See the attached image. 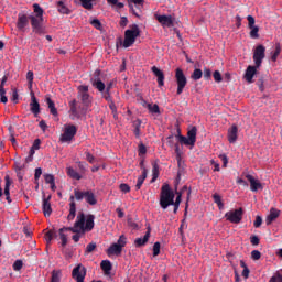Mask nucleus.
<instances>
[{"label": "nucleus", "mask_w": 282, "mask_h": 282, "mask_svg": "<svg viewBox=\"0 0 282 282\" xmlns=\"http://www.w3.org/2000/svg\"><path fill=\"white\" fill-rule=\"evenodd\" d=\"M33 13L28 15L25 13L18 14V30L23 31L28 25L29 21L31 24V30L34 35L42 36L46 34V26L44 25V9L39 4L34 3L32 6Z\"/></svg>", "instance_id": "obj_1"}, {"label": "nucleus", "mask_w": 282, "mask_h": 282, "mask_svg": "<svg viewBox=\"0 0 282 282\" xmlns=\"http://www.w3.org/2000/svg\"><path fill=\"white\" fill-rule=\"evenodd\" d=\"M95 227V215L88 214L87 216L80 212L78 213L76 217V221L74 226L67 227L66 231H70L74 235L72 236V239L74 242H78L82 235H85L86 232L93 231Z\"/></svg>", "instance_id": "obj_2"}, {"label": "nucleus", "mask_w": 282, "mask_h": 282, "mask_svg": "<svg viewBox=\"0 0 282 282\" xmlns=\"http://www.w3.org/2000/svg\"><path fill=\"white\" fill-rule=\"evenodd\" d=\"M174 197H175V194L171 189L170 185L169 184L163 185L161 188L160 200H159L161 208L163 210H166L170 206H173Z\"/></svg>", "instance_id": "obj_3"}, {"label": "nucleus", "mask_w": 282, "mask_h": 282, "mask_svg": "<svg viewBox=\"0 0 282 282\" xmlns=\"http://www.w3.org/2000/svg\"><path fill=\"white\" fill-rule=\"evenodd\" d=\"M141 35V30L138 24H132L131 29L124 31V40L122 46L129 48L134 45L137 39Z\"/></svg>", "instance_id": "obj_4"}, {"label": "nucleus", "mask_w": 282, "mask_h": 282, "mask_svg": "<svg viewBox=\"0 0 282 282\" xmlns=\"http://www.w3.org/2000/svg\"><path fill=\"white\" fill-rule=\"evenodd\" d=\"M176 138H178V141L181 144H184L186 147H192V148L195 147V143L197 140V127L196 126L188 127L187 137L181 134L178 130V134L176 135Z\"/></svg>", "instance_id": "obj_5"}, {"label": "nucleus", "mask_w": 282, "mask_h": 282, "mask_svg": "<svg viewBox=\"0 0 282 282\" xmlns=\"http://www.w3.org/2000/svg\"><path fill=\"white\" fill-rule=\"evenodd\" d=\"M243 214H245L243 208L240 207L238 209L227 212L225 214V218L230 224L238 225V224H240L242 221Z\"/></svg>", "instance_id": "obj_6"}, {"label": "nucleus", "mask_w": 282, "mask_h": 282, "mask_svg": "<svg viewBox=\"0 0 282 282\" xmlns=\"http://www.w3.org/2000/svg\"><path fill=\"white\" fill-rule=\"evenodd\" d=\"M89 87L86 85L78 86V98L85 107H90L93 102V97L89 95Z\"/></svg>", "instance_id": "obj_7"}, {"label": "nucleus", "mask_w": 282, "mask_h": 282, "mask_svg": "<svg viewBox=\"0 0 282 282\" xmlns=\"http://www.w3.org/2000/svg\"><path fill=\"white\" fill-rule=\"evenodd\" d=\"M175 80H176V84H177L176 94H177V96H181V94H183L184 88L187 85V78H186L184 72L181 68H177L175 70Z\"/></svg>", "instance_id": "obj_8"}, {"label": "nucleus", "mask_w": 282, "mask_h": 282, "mask_svg": "<svg viewBox=\"0 0 282 282\" xmlns=\"http://www.w3.org/2000/svg\"><path fill=\"white\" fill-rule=\"evenodd\" d=\"M91 85L100 91V94H105L106 84L101 80V70L97 69L93 77L90 78Z\"/></svg>", "instance_id": "obj_9"}, {"label": "nucleus", "mask_w": 282, "mask_h": 282, "mask_svg": "<svg viewBox=\"0 0 282 282\" xmlns=\"http://www.w3.org/2000/svg\"><path fill=\"white\" fill-rule=\"evenodd\" d=\"M76 133H77V127L75 124H67L59 140L63 143L70 142L76 135Z\"/></svg>", "instance_id": "obj_10"}, {"label": "nucleus", "mask_w": 282, "mask_h": 282, "mask_svg": "<svg viewBox=\"0 0 282 282\" xmlns=\"http://www.w3.org/2000/svg\"><path fill=\"white\" fill-rule=\"evenodd\" d=\"M265 57V46L262 44H258L253 51V62L256 67H260L262 64V61Z\"/></svg>", "instance_id": "obj_11"}, {"label": "nucleus", "mask_w": 282, "mask_h": 282, "mask_svg": "<svg viewBox=\"0 0 282 282\" xmlns=\"http://www.w3.org/2000/svg\"><path fill=\"white\" fill-rule=\"evenodd\" d=\"M241 176L247 178V181L250 183V191L252 193H257L258 191H263L262 184L259 182V180L254 178V176L248 173H242Z\"/></svg>", "instance_id": "obj_12"}, {"label": "nucleus", "mask_w": 282, "mask_h": 282, "mask_svg": "<svg viewBox=\"0 0 282 282\" xmlns=\"http://www.w3.org/2000/svg\"><path fill=\"white\" fill-rule=\"evenodd\" d=\"M87 274V270L82 264H78L76 268H74L72 272V276L76 282H84L85 276Z\"/></svg>", "instance_id": "obj_13"}, {"label": "nucleus", "mask_w": 282, "mask_h": 282, "mask_svg": "<svg viewBox=\"0 0 282 282\" xmlns=\"http://www.w3.org/2000/svg\"><path fill=\"white\" fill-rule=\"evenodd\" d=\"M155 19L156 21L163 26V28H173L174 26V21H173V18L172 15H165V14H162V15H155Z\"/></svg>", "instance_id": "obj_14"}, {"label": "nucleus", "mask_w": 282, "mask_h": 282, "mask_svg": "<svg viewBox=\"0 0 282 282\" xmlns=\"http://www.w3.org/2000/svg\"><path fill=\"white\" fill-rule=\"evenodd\" d=\"M30 111L37 117L41 113V106L37 101V98L33 91H31V102H30Z\"/></svg>", "instance_id": "obj_15"}, {"label": "nucleus", "mask_w": 282, "mask_h": 282, "mask_svg": "<svg viewBox=\"0 0 282 282\" xmlns=\"http://www.w3.org/2000/svg\"><path fill=\"white\" fill-rule=\"evenodd\" d=\"M52 196H47L46 198H43L42 202V212L44 214V217H51L53 214V208L51 204Z\"/></svg>", "instance_id": "obj_16"}, {"label": "nucleus", "mask_w": 282, "mask_h": 282, "mask_svg": "<svg viewBox=\"0 0 282 282\" xmlns=\"http://www.w3.org/2000/svg\"><path fill=\"white\" fill-rule=\"evenodd\" d=\"M228 142L235 144L238 140V126L232 124L227 132Z\"/></svg>", "instance_id": "obj_17"}, {"label": "nucleus", "mask_w": 282, "mask_h": 282, "mask_svg": "<svg viewBox=\"0 0 282 282\" xmlns=\"http://www.w3.org/2000/svg\"><path fill=\"white\" fill-rule=\"evenodd\" d=\"M281 215V210L274 207L270 208V213L265 218L267 226H270L273 221H275Z\"/></svg>", "instance_id": "obj_18"}, {"label": "nucleus", "mask_w": 282, "mask_h": 282, "mask_svg": "<svg viewBox=\"0 0 282 282\" xmlns=\"http://www.w3.org/2000/svg\"><path fill=\"white\" fill-rule=\"evenodd\" d=\"M150 237H151V228H149L147 230L143 238H135V240H134L135 247L140 248V247L145 246L149 242Z\"/></svg>", "instance_id": "obj_19"}, {"label": "nucleus", "mask_w": 282, "mask_h": 282, "mask_svg": "<svg viewBox=\"0 0 282 282\" xmlns=\"http://www.w3.org/2000/svg\"><path fill=\"white\" fill-rule=\"evenodd\" d=\"M151 72L156 77V82H158L159 87L164 86V74H163V72L160 68H158L156 66H153L151 68Z\"/></svg>", "instance_id": "obj_20"}, {"label": "nucleus", "mask_w": 282, "mask_h": 282, "mask_svg": "<svg viewBox=\"0 0 282 282\" xmlns=\"http://www.w3.org/2000/svg\"><path fill=\"white\" fill-rule=\"evenodd\" d=\"M76 216V203L74 200V196L69 197V214L67 215V220L73 221Z\"/></svg>", "instance_id": "obj_21"}, {"label": "nucleus", "mask_w": 282, "mask_h": 282, "mask_svg": "<svg viewBox=\"0 0 282 282\" xmlns=\"http://www.w3.org/2000/svg\"><path fill=\"white\" fill-rule=\"evenodd\" d=\"M257 65L256 66H248L245 73V79L248 83H252V78H254V76L257 75Z\"/></svg>", "instance_id": "obj_22"}, {"label": "nucleus", "mask_w": 282, "mask_h": 282, "mask_svg": "<svg viewBox=\"0 0 282 282\" xmlns=\"http://www.w3.org/2000/svg\"><path fill=\"white\" fill-rule=\"evenodd\" d=\"M4 180H6V187H4L6 199H7V202L9 203V205H11L12 198H11V196H10V186H11V184H12V181H11V178H10L9 175H7V176L4 177Z\"/></svg>", "instance_id": "obj_23"}, {"label": "nucleus", "mask_w": 282, "mask_h": 282, "mask_svg": "<svg viewBox=\"0 0 282 282\" xmlns=\"http://www.w3.org/2000/svg\"><path fill=\"white\" fill-rule=\"evenodd\" d=\"M123 248H121V246L116 245V242H113L112 245H110V248H108V256H119L122 253Z\"/></svg>", "instance_id": "obj_24"}, {"label": "nucleus", "mask_w": 282, "mask_h": 282, "mask_svg": "<svg viewBox=\"0 0 282 282\" xmlns=\"http://www.w3.org/2000/svg\"><path fill=\"white\" fill-rule=\"evenodd\" d=\"M143 107H145L150 113L160 116V106L158 104H148L143 101Z\"/></svg>", "instance_id": "obj_25"}, {"label": "nucleus", "mask_w": 282, "mask_h": 282, "mask_svg": "<svg viewBox=\"0 0 282 282\" xmlns=\"http://www.w3.org/2000/svg\"><path fill=\"white\" fill-rule=\"evenodd\" d=\"M133 129V134L135 135L137 139H140L141 137V127H142V120L137 119L132 122Z\"/></svg>", "instance_id": "obj_26"}, {"label": "nucleus", "mask_w": 282, "mask_h": 282, "mask_svg": "<svg viewBox=\"0 0 282 282\" xmlns=\"http://www.w3.org/2000/svg\"><path fill=\"white\" fill-rule=\"evenodd\" d=\"M85 200L90 206H96L97 205L96 196L91 191H86Z\"/></svg>", "instance_id": "obj_27"}, {"label": "nucleus", "mask_w": 282, "mask_h": 282, "mask_svg": "<svg viewBox=\"0 0 282 282\" xmlns=\"http://www.w3.org/2000/svg\"><path fill=\"white\" fill-rule=\"evenodd\" d=\"M46 105L50 109L51 115L54 116V117H57L58 116V110L55 106V102L52 100L51 97H46Z\"/></svg>", "instance_id": "obj_28"}, {"label": "nucleus", "mask_w": 282, "mask_h": 282, "mask_svg": "<svg viewBox=\"0 0 282 282\" xmlns=\"http://www.w3.org/2000/svg\"><path fill=\"white\" fill-rule=\"evenodd\" d=\"M57 11L61 13V14H70V10L67 8V6H65V2H63V0H59L57 2Z\"/></svg>", "instance_id": "obj_29"}, {"label": "nucleus", "mask_w": 282, "mask_h": 282, "mask_svg": "<svg viewBox=\"0 0 282 282\" xmlns=\"http://www.w3.org/2000/svg\"><path fill=\"white\" fill-rule=\"evenodd\" d=\"M213 202L217 205L219 210H223L225 207V204L223 203L221 196L217 193L213 194Z\"/></svg>", "instance_id": "obj_30"}, {"label": "nucleus", "mask_w": 282, "mask_h": 282, "mask_svg": "<svg viewBox=\"0 0 282 282\" xmlns=\"http://www.w3.org/2000/svg\"><path fill=\"white\" fill-rule=\"evenodd\" d=\"M74 202L76 200V202H82V200H84L85 199V197H86V192H82V191H79V189H77V188H75L74 189Z\"/></svg>", "instance_id": "obj_31"}, {"label": "nucleus", "mask_w": 282, "mask_h": 282, "mask_svg": "<svg viewBox=\"0 0 282 282\" xmlns=\"http://www.w3.org/2000/svg\"><path fill=\"white\" fill-rule=\"evenodd\" d=\"M66 228L67 227L59 228V239L62 240V247L67 246V235H65V231H67Z\"/></svg>", "instance_id": "obj_32"}, {"label": "nucleus", "mask_w": 282, "mask_h": 282, "mask_svg": "<svg viewBox=\"0 0 282 282\" xmlns=\"http://www.w3.org/2000/svg\"><path fill=\"white\" fill-rule=\"evenodd\" d=\"M101 269L104 270V272L106 274H110L111 270H112V264L109 260H104L101 262Z\"/></svg>", "instance_id": "obj_33"}, {"label": "nucleus", "mask_w": 282, "mask_h": 282, "mask_svg": "<svg viewBox=\"0 0 282 282\" xmlns=\"http://www.w3.org/2000/svg\"><path fill=\"white\" fill-rule=\"evenodd\" d=\"M182 203V193H177L176 200H173L172 206L174 207L173 213L176 215Z\"/></svg>", "instance_id": "obj_34"}, {"label": "nucleus", "mask_w": 282, "mask_h": 282, "mask_svg": "<svg viewBox=\"0 0 282 282\" xmlns=\"http://www.w3.org/2000/svg\"><path fill=\"white\" fill-rule=\"evenodd\" d=\"M63 276V273L61 270H54L52 271V276L50 282H61V278Z\"/></svg>", "instance_id": "obj_35"}, {"label": "nucleus", "mask_w": 282, "mask_h": 282, "mask_svg": "<svg viewBox=\"0 0 282 282\" xmlns=\"http://www.w3.org/2000/svg\"><path fill=\"white\" fill-rule=\"evenodd\" d=\"M66 173L69 177L79 181L82 178V175L77 173L73 167H68L66 170Z\"/></svg>", "instance_id": "obj_36"}, {"label": "nucleus", "mask_w": 282, "mask_h": 282, "mask_svg": "<svg viewBox=\"0 0 282 282\" xmlns=\"http://www.w3.org/2000/svg\"><path fill=\"white\" fill-rule=\"evenodd\" d=\"M25 167V164H20L19 162H15V173H18L19 181L23 180V174L21 171Z\"/></svg>", "instance_id": "obj_37"}, {"label": "nucleus", "mask_w": 282, "mask_h": 282, "mask_svg": "<svg viewBox=\"0 0 282 282\" xmlns=\"http://www.w3.org/2000/svg\"><path fill=\"white\" fill-rule=\"evenodd\" d=\"M54 237H56V231L55 230H48L46 234H45V241L47 245H50Z\"/></svg>", "instance_id": "obj_38"}, {"label": "nucleus", "mask_w": 282, "mask_h": 282, "mask_svg": "<svg viewBox=\"0 0 282 282\" xmlns=\"http://www.w3.org/2000/svg\"><path fill=\"white\" fill-rule=\"evenodd\" d=\"M26 80H28L29 89H32L33 83H34V73L32 70H29L26 73Z\"/></svg>", "instance_id": "obj_39"}, {"label": "nucleus", "mask_w": 282, "mask_h": 282, "mask_svg": "<svg viewBox=\"0 0 282 282\" xmlns=\"http://www.w3.org/2000/svg\"><path fill=\"white\" fill-rule=\"evenodd\" d=\"M280 53H281V46H280V44H275V51H274V53H272V56H271V61H272L273 63L276 62V59H278Z\"/></svg>", "instance_id": "obj_40"}, {"label": "nucleus", "mask_w": 282, "mask_h": 282, "mask_svg": "<svg viewBox=\"0 0 282 282\" xmlns=\"http://www.w3.org/2000/svg\"><path fill=\"white\" fill-rule=\"evenodd\" d=\"M83 8L86 10H93V2L96 0H79Z\"/></svg>", "instance_id": "obj_41"}, {"label": "nucleus", "mask_w": 282, "mask_h": 282, "mask_svg": "<svg viewBox=\"0 0 282 282\" xmlns=\"http://www.w3.org/2000/svg\"><path fill=\"white\" fill-rule=\"evenodd\" d=\"M11 91H12L11 100L15 105H18L19 104V93H18V89L15 87H11Z\"/></svg>", "instance_id": "obj_42"}, {"label": "nucleus", "mask_w": 282, "mask_h": 282, "mask_svg": "<svg viewBox=\"0 0 282 282\" xmlns=\"http://www.w3.org/2000/svg\"><path fill=\"white\" fill-rule=\"evenodd\" d=\"M116 245L120 246V248H124L127 246V238L124 235H120L117 242H115Z\"/></svg>", "instance_id": "obj_43"}, {"label": "nucleus", "mask_w": 282, "mask_h": 282, "mask_svg": "<svg viewBox=\"0 0 282 282\" xmlns=\"http://www.w3.org/2000/svg\"><path fill=\"white\" fill-rule=\"evenodd\" d=\"M90 24L98 31H102V23L100 22L99 19H93L90 21Z\"/></svg>", "instance_id": "obj_44"}, {"label": "nucleus", "mask_w": 282, "mask_h": 282, "mask_svg": "<svg viewBox=\"0 0 282 282\" xmlns=\"http://www.w3.org/2000/svg\"><path fill=\"white\" fill-rule=\"evenodd\" d=\"M250 31V37L251 39H259V26L249 28Z\"/></svg>", "instance_id": "obj_45"}, {"label": "nucleus", "mask_w": 282, "mask_h": 282, "mask_svg": "<svg viewBox=\"0 0 282 282\" xmlns=\"http://www.w3.org/2000/svg\"><path fill=\"white\" fill-rule=\"evenodd\" d=\"M219 160L223 162V167L227 169L228 167V163H229V159L226 154H219L218 155Z\"/></svg>", "instance_id": "obj_46"}, {"label": "nucleus", "mask_w": 282, "mask_h": 282, "mask_svg": "<svg viewBox=\"0 0 282 282\" xmlns=\"http://www.w3.org/2000/svg\"><path fill=\"white\" fill-rule=\"evenodd\" d=\"M204 73L202 69H195L194 73L192 74V79L194 80H199L203 77Z\"/></svg>", "instance_id": "obj_47"}, {"label": "nucleus", "mask_w": 282, "mask_h": 282, "mask_svg": "<svg viewBox=\"0 0 282 282\" xmlns=\"http://www.w3.org/2000/svg\"><path fill=\"white\" fill-rule=\"evenodd\" d=\"M161 247H162V245H160V242H154V245H153V257L160 256Z\"/></svg>", "instance_id": "obj_48"}, {"label": "nucleus", "mask_w": 282, "mask_h": 282, "mask_svg": "<svg viewBox=\"0 0 282 282\" xmlns=\"http://www.w3.org/2000/svg\"><path fill=\"white\" fill-rule=\"evenodd\" d=\"M213 78L216 83H220L223 82V76H221V73L219 70H215L213 73Z\"/></svg>", "instance_id": "obj_49"}, {"label": "nucleus", "mask_w": 282, "mask_h": 282, "mask_svg": "<svg viewBox=\"0 0 282 282\" xmlns=\"http://www.w3.org/2000/svg\"><path fill=\"white\" fill-rule=\"evenodd\" d=\"M119 191H121V193H130L131 187L128 184L122 183L119 185Z\"/></svg>", "instance_id": "obj_50"}, {"label": "nucleus", "mask_w": 282, "mask_h": 282, "mask_svg": "<svg viewBox=\"0 0 282 282\" xmlns=\"http://www.w3.org/2000/svg\"><path fill=\"white\" fill-rule=\"evenodd\" d=\"M23 268V261L17 260L13 262V271H20Z\"/></svg>", "instance_id": "obj_51"}, {"label": "nucleus", "mask_w": 282, "mask_h": 282, "mask_svg": "<svg viewBox=\"0 0 282 282\" xmlns=\"http://www.w3.org/2000/svg\"><path fill=\"white\" fill-rule=\"evenodd\" d=\"M44 180H45V183L53 184L55 182V176L52 174H45Z\"/></svg>", "instance_id": "obj_52"}, {"label": "nucleus", "mask_w": 282, "mask_h": 282, "mask_svg": "<svg viewBox=\"0 0 282 282\" xmlns=\"http://www.w3.org/2000/svg\"><path fill=\"white\" fill-rule=\"evenodd\" d=\"M203 77L205 80H209L212 78V70L209 68L203 69Z\"/></svg>", "instance_id": "obj_53"}, {"label": "nucleus", "mask_w": 282, "mask_h": 282, "mask_svg": "<svg viewBox=\"0 0 282 282\" xmlns=\"http://www.w3.org/2000/svg\"><path fill=\"white\" fill-rule=\"evenodd\" d=\"M250 242H251L252 246H259V243H260L259 236L252 235L250 237Z\"/></svg>", "instance_id": "obj_54"}, {"label": "nucleus", "mask_w": 282, "mask_h": 282, "mask_svg": "<svg viewBox=\"0 0 282 282\" xmlns=\"http://www.w3.org/2000/svg\"><path fill=\"white\" fill-rule=\"evenodd\" d=\"M148 152L147 145L144 143L139 144V155H145Z\"/></svg>", "instance_id": "obj_55"}, {"label": "nucleus", "mask_w": 282, "mask_h": 282, "mask_svg": "<svg viewBox=\"0 0 282 282\" xmlns=\"http://www.w3.org/2000/svg\"><path fill=\"white\" fill-rule=\"evenodd\" d=\"M6 89H0L1 102L4 105L8 104V97L6 96Z\"/></svg>", "instance_id": "obj_56"}, {"label": "nucleus", "mask_w": 282, "mask_h": 282, "mask_svg": "<svg viewBox=\"0 0 282 282\" xmlns=\"http://www.w3.org/2000/svg\"><path fill=\"white\" fill-rule=\"evenodd\" d=\"M261 225H262V218L261 216L257 215L256 220L253 221V227L260 228Z\"/></svg>", "instance_id": "obj_57"}, {"label": "nucleus", "mask_w": 282, "mask_h": 282, "mask_svg": "<svg viewBox=\"0 0 282 282\" xmlns=\"http://www.w3.org/2000/svg\"><path fill=\"white\" fill-rule=\"evenodd\" d=\"M96 242H89V245H87L86 252L91 253L96 249Z\"/></svg>", "instance_id": "obj_58"}, {"label": "nucleus", "mask_w": 282, "mask_h": 282, "mask_svg": "<svg viewBox=\"0 0 282 282\" xmlns=\"http://www.w3.org/2000/svg\"><path fill=\"white\" fill-rule=\"evenodd\" d=\"M247 20H248V28H249V29L256 26V25H254V23H256L254 17L248 15V17H247Z\"/></svg>", "instance_id": "obj_59"}, {"label": "nucleus", "mask_w": 282, "mask_h": 282, "mask_svg": "<svg viewBox=\"0 0 282 282\" xmlns=\"http://www.w3.org/2000/svg\"><path fill=\"white\" fill-rule=\"evenodd\" d=\"M43 174V170L41 167L35 169V173H34V180L37 181L40 180V177Z\"/></svg>", "instance_id": "obj_60"}, {"label": "nucleus", "mask_w": 282, "mask_h": 282, "mask_svg": "<svg viewBox=\"0 0 282 282\" xmlns=\"http://www.w3.org/2000/svg\"><path fill=\"white\" fill-rule=\"evenodd\" d=\"M236 183H237L238 185H242V186H245V187H249V183H248L246 180L241 178V177H238V178L236 180Z\"/></svg>", "instance_id": "obj_61"}, {"label": "nucleus", "mask_w": 282, "mask_h": 282, "mask_svg": "<svg viewBox=\"0 0 282 282\" xmlns=\"http://www.w3.org/2000/svg\"><path fill=\"white\" fill-rule=\"evenodd\" d=\"M269 282H282V274L278 273L273 275Z\"/></svg>", "instance_id": "obj_62"}, {"label": "nucleus", "mask_w": 282, "mask_h": 282, "mask_svg": "<svg viewBox=\"0 0 282 282\" xmlns=\"http://www.w3.org/2000/svg\"><path fill=\"white\" fill-rule=\"evenodd\" d=\"M261 258V253L259 252V250H253L252 252H251V259H253V260H259Z\"/></svg>", "instance_id": "obj_63"}, {"label": "nucleus", "mask_w": 282, "mask_h": 282, "mask_svg": "<svg viewBox=\"0 0 282 282\" xmlns=\"http://www.w3.org/2000/svg\"><path fill=\"white\" fill-rule=\"evenodd\" d=\"M86 160L89 162V163H94L95 162V158L89 153V152H86Z\"/></svg>", "instance_id": "obj_64"}]
</instances>
